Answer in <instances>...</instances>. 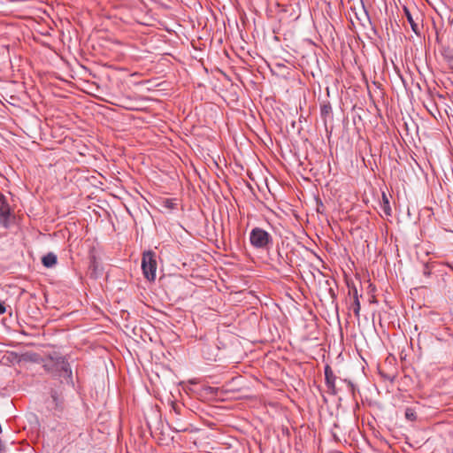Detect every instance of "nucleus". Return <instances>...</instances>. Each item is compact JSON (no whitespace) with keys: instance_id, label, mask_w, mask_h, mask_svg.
<instances>
[{"instance_id":"f257e3e1","label":"nucleus","mask_w":453,"mask_h":453,"mask_svg":"<svg viewBox=\"0 0 453 453\" xmlns=\"http://www.w3.org/2000/svg\"><path fill=\"white\" fill-rule=\"evenodd\" d=\"M43 368L54 377L72 379V370L65 357L54 353L43 359Z\"/></svg>"},{"instance_id":"a211bd4d","label":"nucleus","mask_w":453,"mask_h":453,"mask_svg":"<svg viewBox=\"0 0 453 453\" xmlns=\"http://www.w3.org/2000/svg\"><path fill=\"white\" fill-rule=\"evenodd\" d=\"M380 375H381L384 379L388 380L390 382H393V381H394V380H395V375H393V376H389V375L384 374L383 372H380Z\"/></svg>"},{"instance_id":"7ed1b4c3","label":"nucleus","mask_w":453,"mask_h":453,"mask_svg":"<svg viewBox=\"0 0 453 453\" xmlns=\"http://www.w3.org/2000/svg\"><path fill=\"white\" fill-rule=\"evenodd\" d=\"M184 411H187L182 403L175 402L171 403L170 418L172 420V425H170V428L176 433L186 432L188 430L187 425L180 418Z\"/></svg>"},{"instance_id":"20e7f679","label":"nucleus","mask_w":453,"mask_h":453,"mask_svg":"<svg viewBox=\"0 0 453 453\" xmlns=\"http://www.w3.org/2000/svg\"><path fill=\"white\" fill-rule=\"evenodd\" d=\"M157 266L156 253L152 250L145 251L142 254V269L148 280L153 281L156 279Z\"/></svg>"},{"instance_id":"39448f33","label":"nucleus","mask_w":453,"mask_h":453,"mask_svg":"<svg viewBox=\"0 0 453 453\" xmlns=\"http://www.w3.org/2000/svg\"><path fill=\"white\" fill-rule=\"evenodd\" d=\"M11 216V208L4 195H0V225L4 227L9 226Z\"/></svg>"},{"instance_id":"423d86ee","label":"nucleus","mask_w":453,"mask_h":453,"mask_svg":"<svg viewBox=\"0 0 453 453\" xmlns=\"http://www.w3.org/2000/svg\"><path fill=\"white\" fill-rule=\"evenodd\" d=\"M325 380L327 392L333 395H335L337 394V389L335 387L336 376L334 375L329 365L325 366Z\"/></svg>"},{"instance_id":"412c9836","label":"nucleus","mask_w":453,"mask_h":453,"mask_svg":"<svg viewBox=\"0 0 453 453\" xmlns=\"http://www.w3.org/2000/svg\"><path fill=\"white\" fill-rule=\"evenodd\" d=\"M449 60L446 62L449 65V67L453 71V57L448 58Z\"/></svg>"},{"instance_id":"a878e982","label":"nucleus","mask_w":453,"mask_h":453,"mask_svg":"<svg viewBox=\"0 0 453 453\" xmlns=\"http://www.w3.org/2000/svg\"><path fill=\"white\" fill-rule=\"evenodd\" d=\"M450 268H451V270L453 271V267H452V266H450Z\"/></svg>"},{"instance_id":"393cba45","label":"nucleus","mask_w":453,"mask_h":453,"mask_svg":"<svg viewBox=\"0 0 453 453\" xmlns=\"http://www.w3.org/2000/svg\"><path fill=\"white\" fill-rule=\"evenodd\" d=\"M436 42H440V37H439L438 33H436Z\"/></svg>"},{"instance_id":"9b49d317","label":"nucleus","mask_w":453,"mask_h":453,"mask_svg":"<svg viewBox=\"0 0 453 453\" xmlns=\"http://www.w3.org/2000/svg\"><path fill=\"white\" fill-rule=\"evenodd\" d=\"M51 399L52 403H54V408L56 410H62L63 409V397L60 396L56 391H51Z\"/></svg>"},{"instance_id":"0eeeda50","label":"nucleus","mask_w":453,"mask_h":453,"mask_svg":"<svg viewBox=\"0 0 453 453\" xmlns=\"http://www.w3.org/2000/svg\"><path fill=\"white\" fill-rule=\"evenodd\" d=\"M349 293L353 294V301L349 306V309L353 311L355 317L357 319H359L361 306H360V302H359L357 288L353 286L352 288L349 289Z\"/></svg>"},{"instance_id":"f03ea898","label":"nucleus","mask_w":453,"mask_h":453,"mask_svg":"<svg viewBox=\"0 0 453 453\" xmlns=\"http://www.w3.org/2000/svg\"><path fill=\"white\" fill-rule=\"evenodd\" d=\"M250 242L257 250H267L273 244V236L261 227H254L250 233Z\"/></svg>"},{"instance_id":"aec40b11","label":"nucleus","mask_w":453,"mask_h":453,"mask_svg":"<svg viewBox=\"0 0 453 453\" xmlns=\"http://www.w3.org/2000/svg\"><path fill=\"white\" fill-rule=\"evenodd\" d=\"M6 311V308L4 303L0 301V314H4Z\"/></svg>"},{"instance_id":"ddd939ff","label":"nucleus","mask_w":453,"mask_h":453,"mask_svg":"<svg viewBox=\"0 0 453 453\" xmlns=\"http://www.w3.org/2000/svg\"><path fill=\"white\" fill-rule=\"evenodd\" d=\"M436 266H438L436 262L425 264L423 268V274L426 277L430 276L434 273Z\"/></svg>"},{"instance_id":"9d476101","label":"nucleus","mask_w":453,"mask_h":453,"mask_svg":"<svg viewBox=\"0 0 453 453\" xmlns=\"http://www.w3.org/2000/svg\"><path fill=\"white\" fill-rule=\"evenodd\" d=\"M320 115L324 121H326L327 118L332 117V106L329 102L323 103L320 105Z\"/></svg>"},{"instance_id":"2eb2a0df","label":"nucleus","mask_w":453,"mask_h":453,"mask_svg":"<svg viewBox=\"0 0 453 453\" xmlns=\"http://www.w3.org/2000/svg\"><path fill=\"white\" fill-rule=\"evenodd\" d=\"M441 55L445 62L449 60L448 58L453 57V50L449 47H442L441 50Z\"/></svg>"},{"instance_id":"4468645a","label":"nucleus","mask_w":453,"mask_h":453,"mask_svg":"<svg viewBox=\"0 0 453 453\" xmlns=\"http://www.w3.org/2000/svg\"><path fill=\"white\" fill-rule=\"evenodd\" d=\"M405 418L410 421H415L417 419V412L415 409L407 407L404 412Z\"/></svg>"},{"instance_id":"5701e85b","label":"nucleus","mask_w":453,"mask_h":453,"mask_svg":"<svg viewBox=\"0 0 453 453\" xmlns=\"http://www.w3.org/2000/svg\"><path fill=\"white\" fill-rule=\"evenodd\" d=\"M90 267H93L94 270L96 269V258L95 257H93V260L91 261Z\"/></svg>"},{"instance_id":"6ab92c4d","label":"nucleus","mask_w":453,"mask_h":453,"mask_svg":"<svg viewBox=\"0 0 453 453\" xmlns=\"http://www.w3.org/2000/svg\"><path fill=\"white\" fill-rule=\"evenodd\" d=\"M205 390L207 392H209L210 394H216L218 392L219 388H212V387H208V388H205Z\"/></svg>"},{"instance_id":"f3484780","label":"nucleus","mask_w":453,"mask_h":453,"mask_svg":"<svg viewBox=\"0 0 453 453\" xmlns=\"http://www.w3.org/2000/svg\"><path fill=\"white\" fill-rule=\"evenodd\" d=\"M344 381L347 383V385H348L349 390L351 391V393L354 394L355 393V386L352 383V381L351 380H345Z\"/></svg>"},{"instance_id":"1a4fd4ad","label":"nucleus","mask_w":453,"mask_h":453,"mask_svg":"<svg viewBox=\"0 0 453 453\" xmlns=\"http://www.w3.org/2000/svg\"><path fill=\"white\" fill-rule=\"evenodd\" d=\"M57 262H58L57 255L54 254L53 252L47 253L42 258V263L43 266H45L47 268L53 267L54 265H57Z\"/></svg>"},{"instance_id":"6e6552de","label":"nucleus","mask_w":453,"mask_h":453,"mask_svg":"<svg viewBox=\"0 0 453 453\" xmlns=\"http://www.w3.org/2000/svg\"><path fill=\"white\" fill-rule=\"evenodd\" d=\"M403 12H404V14L406 16V19L408 20V22L410 23L411 25V27L412 29V31L418 35V36H420V30L418 28V22L416 21L418 18L417 17L416 19L413 18V15L412 13L411 12V11L409 10L408 7L404 6L403 7Z\"/></svg>"},{"instance_id":"dca6fc26","label":"nucleus","mask_w":453,"mask_h":453,"mask_svg":"<svg viewBox=\"0 0 453 453\" xmlns=\"http://www.w3.org/2000/svg\"><path fill=\"white\" fill-rule=\"evenodd\" d=\"M163 206L166 209H169V210H173V209H175L176 206H177V203L175 202V200H172V199H165L164 202H163Z\"/></svg>"},{"instance_id":"4be33fe9","label":"nucleus","mask_w":453,"mask_h":453,"mask_svg":"<svg viewBox=\"0 0 453 453\" xmlns=\"http://www.w3.org/2000/svg\"><path fill=\"white\" fill-rule=\"evenodd\" d=\"M5 451V447L3 441L0 440V453H4Z\"/></svg>"},{"instance_id":"f8f14e48","label":"nucleus","mask_w":453,"mask_h":453,"mask_svg":"<svg viewBox=\"0 0 453 453\" xmlns=\"http://www.w3.org/2000/svg\"><path fill=\"white\" fill-rule=\"evenodd\" d=\"M380 207H381L382 211L387 216H391V207L389 204L388 198L387 197L385 193L382 194V203L380 204Z\"/></svg>"},{"instance_id":"b1692460","label":"nucleus","mask_w":453,"mask_h":453,"mask_svg":"<svg viewBox=\"0 0 453 453\" xmlns=\"http://www.w3.org/2000/svg\"><path fill=\"white\" fill-rule=\"evenodd\" d=\"M329 292L333 297L335 296L334 291L332 289V288H329Z\"/></svg>"}]
</instances>
